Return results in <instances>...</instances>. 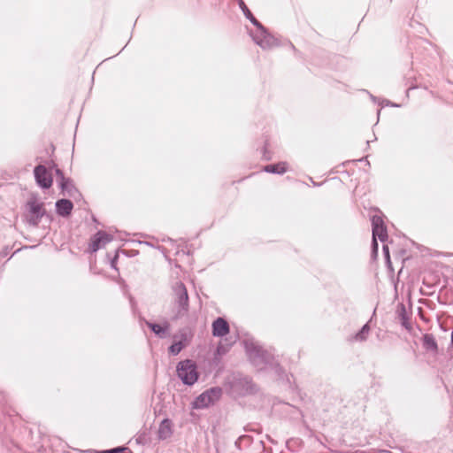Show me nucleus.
I'll list each match as a JSON object with an SVG mask.
<instances>
[{
	"label": "nucleus",
	"instance_id": "f257e3e1",
	"mask_svg": "<svg viewBox=\"0 0 453 453\" xmlns=\"http://www.w3.org/2000/svg\"><path fill=\"white\" fill-rule=\"evenodd\" d=\"M45 213L44 203L38 198L32 196L25 205L23 218L28 225L37 226Z\"/></svg>",
	"mask_w": 453,
	"mask_h": 453
},
{
	"label": "nucleus",
	"instance_id": "f03ea898",
	"mask_svg": "<svg viewBox=\"0 0 453 453\" xmlns=\"http://www.w3.org/2000/svg\"><path fill=\"white\" fill-rule=\"evenodd\" d=\"M177 374L181 381L186 385H193L198 379L196 364L189 360H184L177 365Z\"/></svg>",
	"mask_w": 453,
	"mask_h": 453
},
{
	"label": "nucleus",
	"instance_id": "7ed1b4c3",
	"mask_svg": "<svg viewBox=\"0 0 453 453\" xmlns=\"http://www.w3.org/2000/svg\"><path fill=\"white\" fill-rule=\"evenodd\" d=\"M246 349L252 363L259 369H264L263 365L270 363L271 355L259 345L246 343Z\"/></svg>",
	"mask_w": 453,
	"mask_h": 453
},
{
	"label": "nucleus",
	"instance_id": "20e7f679",
	"mask_svg": "<svg viewBox=\"0 0 453 453\" xmlns=\"http://www.w3.org/2000/svg\"><path fill=\"white\" fill-rule=\"evenodd\" d=\"M221 395V389L218 388H212L202 393L193 402L194 409H203L213 404L219 399Z\"/></svg>",
	"mask_w": 453,
	"mask_h": 453
},
{
	"label": "nucleus",
	"instance_id": "39448f33",
	"mask_svg": "<svg viewBox=\"0 0 453 453\" xmlns=\"http://www.w3.org/2000/svg\"><path fill=\"white\" fill-rule=\"evenodd\" d=\"M257 27L256 32H251L253 41L264 50H268L277 44L276 40L267 33L265 28L259 23L255 25Z\"/></svg>",
	"mask_w": 453,
	"mask_h": 453
},
{
	"label": "nucleus",
	"instance_id": "423d86ee",
	"mask_svg": "<svg viewBox=\"0 0 453 453\" xmlns=\"http://www.w3.org/2000/svg\"><path fill=\"white\" fill-rule=\"evenodd\" d=\"M173 291L180 308L178 313L180 314L181 311H186L188 306V296L187 288L182 282H177L173 288Z\"/></svg>",
	"mask_w": 453,
	"mask_h": 453
},
{
	"label": "nucleus",
	"instance_id": "0eeeda50",
	"mask_svg": "<svg viewBox=\"0 0 453 453\" xmlns=\"http://www.w3.org/2000/svg\"><path fill=\"white\" fill-rule=\"evenodd\" d=\"M35 177L38 185L43 188H49L52 185L51 174L44 165H37L35 168Z\"/></svg>",
	"mask_w": 453,
	"mask_h": 453
},
{
	"label": "nucleus",
	"instance_id": "6e6552de",
	"mask_svg": "<svg viewBox=\"0 0 453 453\" xmlns=\"http://www.w3.org/2000/svg\"><path fill=\"white\" fill-rule=\"evenodd\" d=\"M112 240L111 236L104 232H98L96 234L90 243V250L92 252H96L100 249L105 247L107 243H109Z\"/></svg>",
	"mask_w": 453,
	"mask_h": 453
},
{
	"label": "nucleus",
	"instance_id": "1a4fd4ad",
	"mask_svg": "<svg viewBox=\"0 0 453 453\" xmlns=\"http://www.w3.org/2000/svg\"><path fill=\"white\" fill-rule=\"evenodd\" d=\"M229 332L228 323L222 318H218L212 323V334L214 336L222 337Z\"/></svg>",
	"mask_w": 453,
	"mask_h": 453
},
{
	"label": "nucleus",
	"instance_id": "9d476101",
	"mask_svg": "<svg viewBox=\"0 0 453 453\" xmlns=\"http://www.w3.org/2000/svg\"><path fill=\"white\" fill-rule=\"evenodd\" d=\"M58 180L59 181L60 188L64 195L72 196L74 191L72 181L69 179L65 178L60 169H56Z\"/></svg>",
	"mask_w": 453,
	"mask_h": 453
},
{
	"label": "nucleus",
	"instance_id": "9b49d317",
	"mask_svg": "<svg viewBox=\"0 0 453 453\" xmlns=\"http://www.w3.org/2000/svg\"><path fill=\"white\" fill-rule=\"evenodd\" d=\"M148 326L160 338H165L169 335L170 325L165 322L163 325L147 322Z\"/></svg>",
	"mask_w": 453,
	"mask_h": 453
},
{
	"label": "nucleus",
	"instance_id": "f8f14e48",
	"mask_svg": "<svg viewBox=\"0 0 453 453\" xmlns=\"http://www.w3.org/2000/svg\"><path fill=\"white\" fill-rule=\"evenodd\" d=\"M73 207V203L67 199H60L56 203L58 213L64 217L71 213Z\"/></svg>",
	"mask_w": 453,
	"mask_h": 453
},
{
	"label": "nucleus",
	"instance_id": "ddd939ff",
	"mask_svg": "<svg viewBox=\"0 0 453 453\" xmlns=\"http://www.w3.org/2000/svg\"><path fill=\"white\" fill-rule=\"evenodd\" d=\"M172 424L169 419H164L158 428V436L162 440H165L172 435Z\"/></svg>",
	"mask_w": 453,
	"mask_h": 453
},
{
	"label": "nucleus",
	"instance_id": "4468645a",
	"mask_svg": "<svg viewBox=\"0 0 453 453\" xmlns=\"http://www.w3.org/2000/svg\"><path fill=\"white\" fill-rule=\"evenodd\" d=\"M376 238H379L381 242H384L387 238V232L384 226L378 227V229H372V246L374 251L378 250Z\"/></svg>",
	"mask_w": 453,
	"mask_h": 453
},
{
	"label": "nucleus",
	"instance_id": "2eb2a0df",
	"mask_svg": "<svg viewBox=\"0 0 453 453\" xmlns=\"http://www.w3.org/2000/svg\"><path fill=\"white\" fill-rule=\"evenodd\" d=\"M264 170L271 173L282 174L287 171V164L285 162H280L275 165H268L265 166Z\"/></svg>",
	"mask_w": 453,
	"mask_h": 453
},
{
	"label": "nucleus",
	"instance_id": "dca6fc26",
	"mask_svg": "<svg viewBox=\"0 0 453 453\" xmlns=\"http://www.w3.org/2000/svg\"><path fill=\"white\" fill-rule=\"evenodd\" d=\"M423 345L426 350L436 352L438 346L434 337L432 334H426L423 337Z\"/></svg>",
	"mask_w": 453,
	"mask_h": 453
},
{
	"label": "nucleus",
	"instance_id": "f3484780",
	"mask_svg": "<svg viewBox=\"0 0 453 453\" xmlns=\"http://www.w3.org/2000/svg\"><path fill=\"white\" fill-rule=\"evenodd\" d=\"M369 332H370V326L368 324H365L361 328V330L357 334H355L354 340L359 341V342H363V341L366 340V338L369 334Z\"/></svg>",
	"mask_w": 453,
	"mask_h": 453
},
{
	"label": "nucleus",
	"instance_id": "a211bd4d",
	"mask_svg": "<svg viewBox=\"0 0 453 453\" xmlns=\"http://www.w3.org/2000/svg\"><path fill=\"white\" fill-rule=\"evenodd\" d=\"M240 7L242 10L244 15L249 19L254 25H259L257 19L252 15L250 11L248 9L243 0H240Z\"/></svg>",
	"mask_w": 453,
	"mask_h": 453
},
{
	"label": "nucleus",
	"instance_id": "6ab92c4d",
	"mask_svg": "<svg viewBox=\"0 0 453 453\" xmlns=\"http://www.w3.org/2000/svg\"><path fill=\"white\" fill-rule=\"evenodd\" d=\"M184 348V344L182 343L181 341H179V342H173L170 348H169V351L173 354V355H177L179 354L181 349Z\"/></svg>",
	"mask_w": 453,
	"mask_h": 453
},
{
	"label": "nucleus",
	"instance_id": "aec40b11",
	"mask_svg": "<svg viewBox=\"0 0 453 453\" xmlns=\"http://www.w3.org/2000/svg\"><path fill=\"white\" fill-rule=\"evenodd\" d=\"M125 450H127V448L118 447L111 449L102 451L93 450L91 453H126Z\"/></svg>",
	"mask_w": 453,
	"mask_h": 453
},
{
	"label": "nucleus",
	"instance_id": "412c9836",
	"mask_svg": "<svg viewBox=\"0 0 453 453\" xmlns=\"http://www.w3.org/2000/svg\"><path fill=\"white\" fill-rule=\"evenodd\" d=\"M372 229L384 226L383 220L380 216H373L372 220Z\"/></svg>",
	"mask_w": 453,
	"mask_h": 453
},
{
	"label": "nucleus",
	"instance_id": "4be33fe9",
	"mask_svg": "<svg viewBox=\"0 0 453 453\" xmlns=\"http://www.w3.org/2000/svg\"><path fill=\"white\" fill-rule=\"evenodd\" d=\"M383 251H384V254H385V257H386L387 264H388V266H390L391 265V261H390L388 248L384 246L383 247Z\"/></svg>",
	"mask_w": 453,
	"mask_h": 453
},
{
	"label": "nucleus",
	"instance_id": "5701e85b",
	"mask_svg": "<svg viewBox=\"0 0 453 453\" xmlns=\"http://www.w3.org/2000/svg\"><path fill=\"white\" fill-rule=\"evenodd\" d=\"M117 259H118V256L116 255V256L114 257V258L111 260V267H112V268H115V267H116V262H117Z\"/></svg>",
	"mask_w": 453,
	"mask_h": 453
},
{
	"label": "nucleus",
	"instance_id": "b1692460",
	"mask_svg": "<svg viewBox=\"0 0 453 453\" xmlns=\"http://www.w3.org/2000/svg\"><path fill=\"white\" fill-rule=\"evenodd\" d=\"M451 343L453 344V331L451 333Z\"/></svg>",
	"mask_w": 453,
	"mask_h": 453
},
{
	"label": "nucleus",
	"instance_id": "393cba45",
	"mask_svg": "<svg viewBox=\"0 0 453 453\" xmlns=\"http://www.w3.org/2000/svg\"><path fill=\"white\" fill-rule=\"evenodd\" d=\"M238 1V4H240V0H237Z\"/></svg>",
	"mask_w": 453,
	"mask_h": 453
},
{
	"label": "nucleus",
	"instance_id": "a878e982",
	"mask_svg": "<svg viewBox=\"0 0 453 453\" xmlns=\"http://www.w3.org/2000/svg\"><path fill=\"white\" fill-rule=\"evenodd\" d=\"M238 1V4H240V0H237Z\"/></svg>",
	"mask_w": 453,
	"mask_h": 453
}]
</instances>
